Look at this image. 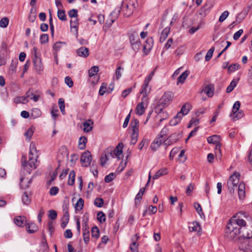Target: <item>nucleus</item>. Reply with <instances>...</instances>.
Wrapping results in <instances>:
<instances>
[{
	"mask_svg": "<svg viewBox=\"0 0 252 252\" xmlns=\"http://www.w3.org/2000/svg\"><path fill=\"white\" fill-rule=\"evenodd\" d=\"M245 218L247 221L250 218L247 216L246 214L239 212L232 217L229 222L228 223L225 230V236L229 239L235 240L240 237V226H244L245 224Z\"/></svg>",
	"mask_w": 252,
	"mask_h": 252,
	"instance_id": "obj_1",
	"label": "nucleus"
},
{
	"mask_svg": "<svg viewBox=\"0 0 252 252\" xmlns=\"http://www.w3.org/2000/svg\"><path fill=\"white\" fill-rule=\"evenodd\" d=\"M39 153L36 150L35 145L32 142L30 147V153L29 156L28 165L32 169H34L36 167L37 158Z\"/></svg>",
	"mask_w": 252,
	"mask_h": 252,
	"instance_id": "obj_2",
	"label": "nucleus"
},
{
	"mask_svg": "<svg viewBox=\"0 0 252 252\" xmlns=\"http://www.w3.org/2000/svg\"><path fill=\"white\" fill-rule=\"evenodd\" d=\"M173 98V94L171 92H166L161 97L157 107V110L161 111L162 109L167 106L171 102Z\"/></svg>",
	"mask_w": 252,
	"mask_h": 252,
	"instance_id": "obj_3",
	"label": "nucleus"
},
{
	"mask_svg": "<svg viewBox=\"0 0 252 252\" xmlns=\"http://www.w3.org/2000/svg\"><path fill=\"white\" fill-rule=\"evenodd\" d=\"M245 219V224L244 226H240L239 229H240V237H243L246 239H250L252 238V222H251L249 225L247 223V220Z\"/></svg>",
	"mask_w": 252,
	"mask_h": 252,
	"instance_id": "obj_4",
	"label": "nucleus"
},
{
	"mask_svg": "<svg viewBox=\"0 0 252 252\" xmlns=\"http://www.w3.org/2000/svg\"><path fill=\"white\" fill-rule=\"evenodd\" d=\"M129 41L131 46L134 51L139 49L140 42L138 34L137 32H134L129 35Z\"/></svg>",
	"mask_w": 252,
	"mask_h": 252,
	"instance_id": "obj_5",
	"label": "nucleus"
},
{
	"mask_svg": "<svg viewBox=\"0 0 252 252\" xmlns=\"http://www.w3.org/2000/svg\"><path fill=\"white\" fill-rule=\"evenodd\" d=\"M80 160L82 166H88L90 164L92 160L91 153L89 151L84 152L81 156Z\"/></svg>",
	"mask_w": 252,
	"mask_h": 252,
	"instance_id": "obj_6",
	"label": "nucleus"
},
{
	"mask_svg": "<svg viewBox=\"0 0 252 252\" xmlns=\"http://www.w3.org/2000/svg\"><path fill=\"white\" fill-rule=\"evenodd\" d=\"M240 107V102L239 101H236L233 106L232 113L234 116V119L237 118L239 119L243 117L244 114L242 111L239 110Z\"/></svg>",
	"mask_w": 252,
	"mask_h": 252,
	"instance_id": "obj_7",
	"label": "nucleus"
},
{
	"mask_svg": "<svg viewBox=\"0 0 252 252\" xmlns=\"http://www.w3.org/2000/svg\"><path fill=\"white\" fill-rule=\"evenodd\" d=\"M123 144H119L116 147L114 151L109 150L108 149V153L110 154V156L112 158L117 157L119 160L120 159V156L122 155L123 151L122 147Z\"/></svg>",
	"mask_w": 252,
	"mask_h": 252,
	"instance_id": "obj_8",
	"label": "nucleus"
},
{
	"mask_svg": "<svg viewBox=\"0 0 252 252\" xmlns=\"http://www.w3.org/2000/svg\"><path fill=\"white\" fill-rule=\"evenodd\" d=\"M149 82H146V80H144V84L141 87V91L140 93L143 94V98L142 100L145 99L147 100V96L149 94L151 91V87L149 86Z\"/></svg>",
	"mask_w": 252,
	"mask_h": 252,
	"instance_id": "obj_9",
	"label": "nucleus"
},
{
	"mask_svg": "<svg viewBox=\"0 0 252 252\" xmlns=\"http://www.w3.org/2000/svg\"><path fill=\"white\" fill-rule=\"evenodd\" d=\"M139 238L138 234H136L134 237L131 238V244L129 246V249L132 252H138V244L136 241Z\"/></svg>",
	"mask_w": 252,
	"mask_h": 252,
	"instance_id": "obj_10",
	"label": "nucleus"
},
{
	"mask_svg": "<svg viewBox=\"0 0 252 252\" xmlns=\"http://www.w3.org/2000/svg\"><path fill=\"white\" fill-rule=\"evenodd\" d=\"M163 139L160 137L157 136L154 141L152 143L150 148L152 150L156 151L159 146L163 143Z\"/></svg>",
	"mask_w": 252,
	"mask_h": 252,
	"instance_id": "obj_11",
	"label": "nucleus"
},
{
	"mask_svg": "<svg viewBox=\"0 0 252 252\" xmlns=\"http://www.w3.org/2000/svg\"><path fill=\"white\" fill-rule=\"evenodd\" d=\"M33 63L34 69L36 71L38 72L43 70V66L42 64L41 59L38 58L37 56L35 55V58L33 59Z\"/></svg>",
	"mask_w": 252,
	"mask_h": 252,
	"instance_id": "obj_12",
	"label": "nucleus"
},
{
	"mask_svg": "<svg viewBox=\"0 0 252 252\" xmlns=\"http://www.w3.org/2000/svg\"><path fill=\"white\" fill-rule=\"evenodd\" d=\"M120 12V10L119 9L117 11L112 12L110 14V17H111L110 20H107L106 21L105 25L108 27H110L118 18Z\"/></svg>",
	"mask_w": 252,
	"mask_h": 252,
	"instance_id": "obj_13",
	"label": "nucleus"
},
{
	"mask_svg": "<svg viewBox=\"0 0 252 252\" xmlns=\"http://www.w3.org/2000/svg\"><path fill=\"white\" fill-rule=\"evenodd\" d=\"M14 223L19 227H23L27 224L26 217L24 216H18L14 219Z\"/></svg>",
	"mask_w": 252,
	"mask_h": 252,
	"instance_id": "obj_14",
	"label": "nucleus"
},
{
	"mask_svg": "<svg viewBox=\"0 0 252 252\" xmlns=\"http://www.w3.org/2000/svg\"><path fill=\"white\" fill-rule=\"evenodd\" d=\"M76 53L80 57L86 58L89 55V50L87 47H81L76 50Z\"/></svg>",
	"mask_w": 252,
	"mask_h": 252,
	"instance_id": "obj_15",
	"label": "nucleus"
},
{
	"mask_svg": "<svg viewBox=\"0 0 252 252\" xmlns=\"http://www.w3.org/2000/svg\"><path fill=\"white\" fill-rule=\"evenodd\" d=\"M153 46V39L151 38H147L143 45V51L145 53H148Z\"/></svg>",
	"mask_w": 252,
	"mask_h": 252,
	"instance_id": "obj_16",
	"label": "nucleus"
},
{
	"mask_svg": "<svg viewBox=\"0 0 252 252\" xmlns=\"http://www.w3.org/2000/svg\"><path fill=\"white\" fill-rule=\"evenodd\" d=\"M245 184L243 182L240 183L238 186V195L240 199H243L245 197Z\"/></svg>",
	"mask_w": 252,
	"mask_h": 252,
	"instance_id": "obj_17",
	"label": "nucleus"
},
{
	"mask_svg": "<svg viewBox=\"0 0 252 252\" xmlns=\"http://www.w3.org/2000/svg\"><path fill=\"white\" fill-rule=\"evenodd\" d=\"M122 6V9L125 16L129 17L132 14L133 10L130 8L126 3L124 4L123 2Z\"/></svg>",
	"mask_w": 252,
	"mask_h": 252,
	"instance_id": "obj_18",
	"label": "nucleus"
},
{
	"mask_svg": "<svg viewBox=\"0 0 252 252\" xmlns=\"http://www.w3.org/2000/svg\"><path fill=\"white\" fill-rule=\"evenodd\" d=\"M220 137L218 135H213L209 136L207 138V141L209 143H212L214 144H220Z\"/></svg>",
	"mask_w": 252,
	"mask_h": 252,
	"instance_id": "obj_19",
	"label": "nucleus"
},
{
	"mask_svg": "<svg viewBox=\"0 0 252 252\" xmlns=\"http://www.w3.org/2000/svg\"><path fill=\"white\" fill-rule=\"evenodd\" d=\"M18 64V60L17 59L12 60L9 69V74L10 75H13L16 73V67Z\"/></svg>",
	"mask_w": 252,
	"mask_h": 252,
	"instance_id": "obj_20",
	"label": "nucleus"
},
{
	"mask_svg": "<svg viewBox=\"0 0 252 252\" xmlns=\"http://www.w3.org/2000/svg\"><path fill=\"white\" fill-rule=\"evenodd\" d=\"M144 101H146L145 99L142 100V102H139L137 105L136 111L137 114L138 115H142L145 112Z\"/></svg>",
	"mask_w": 252,
	"mask_h": 252,
	"instance_id": "obj_21",
	"label": "nucleus"
},
{
	"mask_svg": "<svg viewBox=\"0 0 252 252\" xmlns=\"http://www.w3.org/2000/svg\"><path fill=\"white\" fill-rule=\"evenodd\" d=\"M93 124V122L89 119L87 121L83 123V130L85 132H89L93 129L92 125Z\"/></svg>",
	"mask_w": 252,
	"mask_h": 252,
	"instance_id": "obj_22",
	"label": "nucleus"
},
{
	"mask_svg": "<svg viewBox=\"0 0 252 252\" xmlns=\"http://www.w3.org/2000/svg\"><path fill=\"white\" fill-rule=\"evenodd\" d=\"M111 156L110 154L108 153V150L106 151H104L101 155L100 157V164L102 166H103L106 162L109 159Z\"/></svg>",
	"mask_w": 252,
	"mask_h": 252,
	"instance_id": "obj_23",
	"label": "nucleus"
},
{
	"mask_svg": "<svg viewBox=\"0 0 252 252\" xmlns=\"http://www.w3.org/2000/svg\"><path fill=\"white\" fill-rule=\"evenodd\" d=\"M69 215L68 212L66 210L65 211L63 216L62 219L61 227L63 228H64L69 221Z\"/></svg>",
	"mask_w": 252,
	"mask_h": 252,
	"instance_id": "obj_24",
	"label": "nucleus"
},
{
	"mask_svg": "<svg viewBox=\"0 0 252 252\" xmlns=\"http://www.w3.org/2000/svg\"><path fill=\"white\" fill-rule=\"evenodd\" d=\"M27 231L29 233H33L35 232L38 228L36 225L34 223H28L26 225Z\"/></svg>",
	"mask_w": 252,
	"mask_h": 252,
	"instance_id": "obj_25",
	"label": "nucleus"
},
{
	"mask_svg": "<svg viewBox=\"0 0 252 252\" xmlns=\"http://www.w3.org/2000/svg\"><path fill=\"white\" fill-rule=\"evenodd\" d=\"M139 121L137 119H132L130 126L132 128V133H139Z\"/></svg>",
	"mask_w": 252,
	"mask_h": 252,
	"instance_id": "obj_26",
	"label": "nucleus"
},
{
	"mask_svg": "<svg viewBox=\"0 0 252 252\" xmlns=\"http://www.w3.org/2000/svg\"><path fill=\"white\" fill-rule=\"evenodd\" d=\"M170 28L169 27H166L164 28V29L162 31L161 35L159 38V41L160 42H163L164 41V40L166 39L167 37L168 36V35L169 33L170 32Z\"/></svg>",
	"mask_w": 252,
	"mask_h": 252,
	"instance_id": "obj_27",
	"label": "nucleus"
},
{
	"mask_svg": "<svg viewBox=\"0 0 252 252\" xmlns=\"http://www.w3.org/2000/svg\"><path fill=\"white\" fill-rule=\"evenodd\" d=\"M20 186L23 189H26L29 187L30 184L31 183V179L25 178L21 177L20 178Z\"/></svg>",
	"mask_w": 252,
	"mask_h": 252,
	"instance_id": "obj_28",
	"label": "nucleus"
},
{
	"mask_svg": "<svg viewBox=\"0 0 252 252\" xmlns=\"http://www.w3.org/2000/svg\"><path fill=\"white\" fill-rule=\"evenodd\" d=\"M240 174L237 172H235L229 178L228 180H231L232 183L234 185L237 186L239 182Z\"/></svg>",
	"mask_w": 252,
	"mask_h": 252,
	"instance_id": "obj_29",
	"label": "nucleus"
},
{
	"mask_svg": "<svg viewBox=\"0 0 252 252\" xmlns=\"http://www.w3.org/2000/svg\"><path fill=\"white\" fill-rule=\"evenodd\" d=\"M87 142V138L85 136H81L79 138L78 143V148L80 150H83L85 148L86 143Z\"/></svg>",
	"mask_w": 252,
	"mask_h": 252,
	"instance_id": "obj_30",
	"label": "nucleus"
},
{
	"mask_svg": "<svg viewBox=\"0 0 252 252\" xmlns=\"http://www.w3.org/2000/svg\"><path fill=\"white\" fill-rule=\"evenodd\" d=\"M189 74V71L186 70L182 73L177 79V83H183L185 79L187 78Z\"/></svg>",
	"mask_w": 252,
	"mask_h": 252,
	"instance_id": "obj_31",
	"label": "nucleus"
},
{
	"mask_svg": "<svg viewBox=\"0 0 252 252\" xmlns=\"http://www.w3.org/2000/svg\"><path fill=\"white\" fill-rule=\"evenodd\" d=\"M167 173V170L166 168L160 169L154 175L153 178L154 180L157 179L160 176L165 175Z\"/></svg>",
	"mask_w": 252,
	"mask_h": 252,
	"instance_id": "obj_32",
	"label": "nucleus"
},
{
	"mask_svg": "<svg viewBox=\"0 0 252 252\" xmlns=\"http://www.w3.org/2000/svg\"><path fill=\"white\" fill-rule=\"evenodd\" d=\"M70 28L71 29H74L75 32L77 34L78 30V22L77 18H74V19L70 20Z\"/></svg>",
	"mask_w": 252,
	"mask_h": 252,
	"instance_id": "obj_33",
	"label": "nucleus"
},
{
	"mask_svg": "<svg viewBox=\"0 0 252 252\" xmlns=\"http://www.w3.org/2000/svg\"><path fill=\"white\" fill-rule=\"evenodd\" d=\"M240 67V64L237 63H232L228 67V73L230 74L239 69Z\"/></svg>",
	"mask_w": 252,
	"mask_h": 252,
	"instance_id": "obj_34",
	"label": "nucleus"
},
{
	"mask_svg": "<svg viewBox=\"0 0 252 252\" xmlns=\"http://www.w3.org/2000/svg\"><path fill=\"white\" fill-rule=\"evenodd\" d=\"M156 111H158V117L159 119V121L160 122H161L164 120H166L168 118V114L166 112H162V110L160 111L156 109Z\"/></svg>",
	"mask_w": 252,
	"mask_h": 252,
	"instance_id": "obj_35",
	"label": "nucleus"
},
{
	"mask_svg": "<svg viewBox=\"0 0 252 252\" xmlns=\"http://www.w3.org/2000/svg\"><path fill=\"white\" fill-rule=\"evenodd\" d=\"M75 179V173L73 170L70 171L69 174L68 185L73 186L74 184Z\"/></svg>",
	"mask_w": 252,
	"mask_h": 252,
	"instance_id": "obj_36",
	"label": "nucleus"
},
{
	"mask_svg": "<svg viewBox=\"0 0 252 252\" xmlns=\"http://www.w3.org/2000/svg\"><path fill=\"white\" fill-rule=\"evenodd\" d=\"M204 92L209 97L212 96L214 94L213 86L212 84L207 85L204 89Z\"/></svg>",
	"mask_w": 252,
	"mask_h": 252,
	"instance_id": "obj_37",
	"label": "nucleus"
},
{
	"mask_svg": "<svg viewBox=\"0 0 252 252\" xmlns=\"http://www.w3.org/2000/svg\"><path fill=\"white\" fill-rule=\"evenodd\" d=\"M191 106L189 103H185L182 107L180 112L184 115H187L190 110Z\"/></svg>",
	"mask_w": 252,
	"mask_h": 252,
	"instance_id": "obj_38",
	"label": "nucleus"
},
{
	"mask_svg": "<svg viewBox=\"0 0 252 252\" xmlns=\"http://www.w3.org/2000/svg\"><path fill=\"white\" fill-rule=\"evenodd\" d=\"M57 15L59 19L62 21H66V16L65 13V11L61 9H58L57 12Z\"/></svg>",
	"mask_w": 252,
	"mask_h": 252,
	"instance_id": "obj_39",
	"label": "nucleus"
},
{
	"mask_svg": "<svg viewBox=\"0 0 252 252\" xmlns=\"http://www.w3.org/2000/svg\"><path fill=\"white\" fill-rule=\"evenodd\" d=\"M192 226H189V229L190 231H198L199 232L201 229V228L199 224L197 222H194L192 223Z\"/></svg>",
	"mask_w": 252,
	"mask_h": 252,
	"instance_id": "obj_40",
	"label": "nucleus"
},
{
	"mask_svg": "<svg viewBox=\"0 0 252 252\" xmlns=\"http://www.w3.org/2000/svg\"><path fill=\"white\" fill-rule=\"evenodd\" d=\"M59 106L61 111L63 115H65V105H64V100L63 98H60L59 99Z\"/></svg>",
	"mask_w": 252,
	"mask_h": 252,
	"instance_id": "obj_41",
	"label": "nucleus"
},
{
	"mask_svg": "<svg viewBox=\"0 0 252 252\" xmlns=\"http://www.w3.org/2000/svg\"><path fill=\"white\" fill-rule=\"evenodd\" d=\"M99 71V68L97 66H94L92 67L88 71L89 75L90 77L94 76Z\"/></svg>",
	"mask_w": 252,
	"mask_h": 252,
	"instance_id": "obj_42",
	"label": "nucleus"
},
{
	"mask_svg": "<svg viewBox=\"0 0 252 252\" xmlns=\"http://www.w3.org/2000/svg\"><path fill=\"white\" fill-rule=\"evenodd\" d=\"M92 236L94 238H98L99 236V231L97 226H94L92 228Z\"/></svg>",
	"mask_w": 252,
	"mask_h": 252,
	"instance_id": "obj_43",
	"label": "nucleus"
},
{
	"mask_svg": "<svg viewBox=\"0 0 252 252\" xmlns=\"http://www.w3.org/2000/svg\"><path fill=\"white\" fill-rule=\"evenodd\" d=\"M34 132V129L32 127L29 128L25 133V136L28 141H30Z\"/></svg>",
	"mask_w": 252,
	"mask_h": 252,
	"instance_id": "obj_44",
	"label": "nucleus"
},
{
	"mask_svg": "<svg viewBox=\"0 0 252 252\" xmlns=\"http://www.w3.org/2000/svg\"><path fill=\"white\" fill-rule=\"evenodd\" d=\"M22 200L23 204L25 205H29L31 201L27 192H24L23 194L22 197Z\"/></svg>",
	"mask_w": 252,
	"mask_h": 252,
	"instance_id": "obj_45",
	"label": "nucleus"
},
{
	"mask_svg": "<svg viewBox=\"0 0 252 252\" xmlns=\"http://www.w3.org/2000/svg\"><path fill=\"white\" fill-rule=\"evenodd\" d=\"M168 131V128L166 127H164V128H163L161 129V130L159 134L158 135V136L160 137L162 139L164 140L166 138V135L167 134Z\"/></svg>",
	"mask_w": 252,
	"mask_h": 252,
	"instance_id": "obj_46",
	"label": "nucleus"
},
{
	"mask_svg": "<svg viewBox=\"0 0 252 252\" xmlns=\"http://www.w3.org/2000/svg\"><path fill=\"white\" fill-rule=\"evenodd\" d=\"M236 85H237L236 81L234 80H232L231 81V82L230 83V84H229V85L227 87V88L226 89V92L227 93H229L231 92L233 90L234 88L236 87Z\"/></svg>",
	"mask_w": 252,
	"mask_h": 252,
	"instance_id": "obj_47",
	"label": "nucleus"
},
{
	"mask_svg": "<svg viewBox=\"0 0 252 252\" xmlns=\"http://www.w3.org/2000/svg\"><path fill=\"white\" fill-rule=\"evenodd\" d=\"M97 219L101 223L103 222L106 220L105 215L102 212H99L97 214Z\"/></svg>",
	"mask_w": 252,
	"mask_h": 252,
	"instance_id": "obj_48",
	"label": "nucleus"
},
{
	"mask_svg": "<svg viewBox=\"0 0 252 252\" xmlns=\"http://www.w3.org/2000/svg\"><path fill=\"white\" fill-rule=\"evenodd\" d=\"M215 50V48L214 47H212L210 49H209L206 56H205V61H209V60H210V59H211L212 56H213V52Z\"/></svg>",
	"mask_w": 252,
	"mask_h": 252,
	"instance_id": "obj_49",
	"label": "nucleus"
},
{
	"mask_svg": "<svg viewBox=\"0 0 252 252\" xmlns=\"http://www.w3.org/2000/svg\"><path fill=\"white\" fill-rule=\"evenodd\" d=\"M9 23V20L6 17L2 18L0 21V27L5 28L7 27Z\"/></svg>",
	"mask_w": 252,
	"mask_h": 252,
	"instance_id": "obj_50",
	"label": "nucleus"
},
{
	"mask_svg": "<svg viewBox=\"0 0 252 252\" xmlns=\"http://www.w3.org/2000/svg\"><path fill=\"white\" fill-rule=\"evenodd\" d=\"M126 4L130 8L134 10L137 6V2L136 0H127Z\"/></svg>",
	"mask_w": 252,
	"mask_h": 252,
	"instance_id": "obj_51",
	"label": "nucleus"
},
{
	"mask_svg": "<svg viewBox=\"0 0 252 252\" xmlns=\"http://www.w3.org/2000/svg\"><path fill=\"white\" fill-rule=\"evenodd\" d=\"M227 185L229 191L231 193L234 192V189L237 187V186L234 185V184L232 183L231 180H228L227 182Z\"/></svg>",
	"mask_w": 252,
	"mask_h": 252,
	"instance_id": "obj_52",
	"label": "nucleus"
},
{
	"mask_svg": "<svg viewBox=\"0 0 252 252\" xmlns=\"http://www.w3.org/2000/svg\"><path fill=\"white\" fill-rule=\"evenodd\" d=\"M41 115V111L38 108H34L32 110L31 115L33 118L39 117Z\"/></svg>",
	"mask_w": 252,
	"mask_h": 252,
	"instance_id": "obj_53",
	"label": "nucleus"
},
{
	"mask_svg": "<svg viewBox=\"0 0 252 252\" xmlns=\"http://www.w3.org/2000/svg\"><path fill=\"white\" fill-rule=\"evenodd\" d=\"M229 15V12L227 10L224 11L223 13H221L220 16L219 21L220 22H223L228 16Z\"/></svg>",
	"mask_w": 252,
	"mask_h": 252,
	"instance_id": "obj_54",
	"label": "nucleus"
},
{
	"mask_svg": "<svg viewBox=\"0 0 252 252\" xmlns=\"http://www.w3.org/2000/svg\"><path fill=\"white\" fill-rule=\"evenodd\" d=\"M84 200L82 198H80L77 201L75 205V207L78 210H81L84 206Z\"/></svg>",
	"mask_w": 252,
	"mask_h": 252,
	"instance_id": "obj_55",
	"label": "nucleus"
},
{
	"mask_svg": "<svg viewBox=\"0 0 252 252\" xmlns=\"http://www.w3.org/2000/svg\"><path fill=\"white\" fill-rule=\"evenodd\" d=\"M194 206L198 214L202 218V215L204 216V214L203 213L201 205L198 203H195L194 204Z\"/></svg>",
	"mask_w": 252,
	"mask_h": 252,
	"instance_id": "obj_56",
	"label": "nucleus"
},
{
	"mask_svg": "<svg viewBox=\"0 0 252 252\" xmlns=\"http://www.w3.org/2000/svg\"><path fill=\"white\" fill-rule=\"evenodd\" d=\"M104 203L103 199L101 198H96L94 201V205L98 207H101Z\"/></svg>",
	"mask_w": 252,
	"mask_h": 252,
	"instance_id": "obj_57",
	"label": "nucleus"
},
{
	"mask_svg": "<svg viewBox=\"0 0 252 252\" xmlns=\"http://www.w3.org/2000/svg\"><path fill=\"white\" fill-rule=\"evenodd\" d=\"M138 137V133H132L131 138L130 140V144L131 145H134L137 141Z\"/></svg>",
	"mask_w": 252,
	"mask_h": 252,
	"instance_id": "obj_58",
	"label": "nucleus"
},
{
	"mask_svg": "<svg viewBox=\"0 0 252 252\" xmlns=\"http://www.w3.org/2000/svg\"><path fill=\"white\" fill-rule=\"evenodd\" d=\"M68 15L69 17L73 18H77L78 16V11L75 9H72L68 11Z\"/></svg>",
	"mask_w": 252,
	"mask_h": 252,
	"instance_id": "obj_59",
	"label": "nucleus"
},
{
	"mask_svg": "<svg viewBox=\"0 0 252 252\" xmlns=\"http://www.w3.org/2000/svg\"><path fill=\"white\" fill-rule=\"evenodd\" d=\"M48 217L51 220H54L57 218V213L55 210H49Z\"/></svg>",
	"mask_w": 252,
	"mask_h": 252,
	"instance_id": "obj_60",
	"label": "nucleus"
},
{
	"mask_svg": "<svg viewBox=\"0 0 252 252\" xmlns=\"http://www.w3.org/2000/svg\"><path fill=\"white\" fill-rule=\"evenodd\" d=\"M49 36L47 34H42L40 37V41L43 43H46L48 41Z\"/></svg>",
	"mask_w": 252,
	"mask_h": 252,
	"instance_id": "obj_61",
	"label": "nucleus"
},
{
	"mask_svg": "<svg viewBox=\"0 0 252 252\" xmlns=\"http://www.w3.org/2000/svg\"><path fill=\"white\" fill-rule=\"evenodd\" d=\"M124 70V68H122L121 66H118L115 71V75L116 76V78L117 80L119 79L122 76V72L121 71H123Z\"/></svg>",
	"mask_w": 252,
	"mask_h": 252,
	"instance_id": "obj_62",
	"label": "nucleus"
},
{
	"mask_svg": "<svg viewBox=\"0 0 252 252\" xmlns=\"http://www.w3.org/2000/svg\"><path fill=\"white\" fill-rule=\"evenodd\" d=\"M83 240L86 244H88L90 240L89 232H83Z\"/></svg>",
	"mask_w": 252,
	"mask_h": 252,
	"instance_id": "obj_63",
	"label": "nucleus"
},
{
	"mask_svg": "<svg viewBox=\"0 0 252 252\" xmlns=\"http://www.w3.org/2000/svg\"><path fill=\"white\" fill-rule=\"evenodd\" d=\"M179 136H180L179 134L175 133L172 134L168 137H169V140H172L171 142L175 143L178 140V139L179 138Z\"/></svg>",
	"mask_w": 252,
	"mask_h": 252,
	"instance_id": "obj_64",
	"label": "nucleus"
}]
</instances>
